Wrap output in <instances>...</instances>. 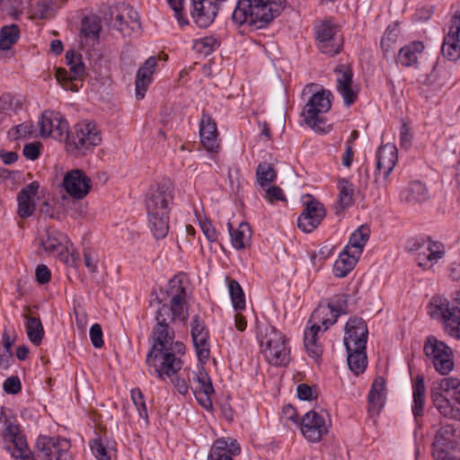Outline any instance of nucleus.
I'll list each match as a JSON object with an SVG mask.
<instances>
[{
    "label": "nucleus",
    "mask_w": 460,
    "mask_h": 460,
    "mask_svg": "<svg viewBox=\"0 0 460 460\" xmlns=\"http://www.w3.org/2000/svg\"><path fill=\"white\" fill-rule=\"evenodd\" d=\"M169 304L158 298L155 314V324L152 330L153 345L146 355V364L160 377H172L181 368V357L185 353V345L174 341L172 327L177 322L185 323L189 314L186 306V289L181 279L173 278L166 289Z\"/></svg>",
    "instance_id": "f257e3e1"
},
{
    "label": "nucleus",
    "mask_w": 460,
    "mask_h": 460,
    "mask_svg": "<svg viewBox=\"0 0 460 460\" xmlns=\"http://www.w3.org/2000/svg\"><path fill=\"white\" fill-rule=\"evenodd\" d=\"M0 442L13 460H74L70 440L57 436L40 435L32 453L20 426L4 406L0 407Z\"/></svg>",
    "instance_id": "f03ea898"
},
{
    "label": "nucleus",
    "mask_w": 460,
    "mask_h": 460,
    "mask_svg": "<svg viewBox=\"0 0 460 460\" xmlns=\"http://www.w3.org/2000/svg\"><path fill=\"white\" fill-rule=\"evenodd\" d=\"M286 5V0H239L232 15L234 23L261 29L270 22Z\"/></svg>",
    "instance_id": "7ed1b4c3"
},
{
    "label": "nucleus",
    "mask_w": 460,
    "mask_h": 460,
    "mask_svg": "<svg viewBox=\"0 0 460 460\" xmlns=\"http://www.w3.org/2000/svg\"><path fill=\"white\" fill-rule=\"evenodd\" d=\"M172 187L161 183L146 195V206L151 231L156 239L164 238L169 231V205L172 201Z\"/></svg>",
    "instance_id": "20e7f679"
},
{
    "label": "nucleus",
    "mask_w": 460,
    "mask_h": 460,
    "mask_svg": "<svg viewBox=\"0 0 460 460\" xmlns=\"http://www.w3.org/2000/svg\"><path fill=\"white\" fill-rule=\"evenodd\" d=\"M260 349L265 360L275 367H285L290 361V347L287 337L274 326L260 327Z\"/></svg>",
    "instance_id": "39448f33"
},
{
    "label": "nucleus",
    "mask_w": 460,
    "mask_h": 460,
    "mask_svg": "<svg viewBox=\"0 0 460 460\" xmlns=\"http://www.w3.org/2000/svg\"><path fill=\"white\" fill-rule=\"evenodd\" d=\"M66 148L74 155H85L101 141V132L92 121H81L74 126L71 131L67 130L65 139Z\"/></svg>",
    "instance_id": "423d86ee"
},
{
    "label": "nucleus",
    "mask_w": 460,
    "mask_h": 460,
    "mask_svg": "<svg viewBox=\"0 0 460 460\" xmlns=\"http://www.w3.org/2000/svg\"><path fill=\"white\" fill-rule=\"evenodd\" d=\"M102 12L103 20L120 31L123 36L129 37L134 33H139V15L130 5L118 4L113 6H105Z\"/></svg>",
    "instance_id": "0eeeda50"
},
{
    "label": "nucleus",
    "mask_w": 460,
    "mask_h": 460,
    "mask_svg": "<svg viewBox=\"0 0 460 460\" xmlns=\"http://www.w3.org/2000/svg\"><path fill=\"white\" fill-rule=\"evenodd\" d=\"M331 97L332 93L329 90L316 92L304 107L302 116L305 122L315 132L325 133L330 130V126L323 115L331 109Z\"/></svg>",
    "instance_id": "6e6552de"
},
{
    "label": "nucleus",
    "mask_w": 460,
    "mask_h": 460,
    "mask_svg": "<svg viewBox=\"0 0 460 460\" xmlns=\"http://www.w3.org/2000/svg\"><path fill=\"white\" fill-rule=\"evenodd\" d=\"M423 350L432 362L435 369L441 375H447L454 368L453 351L444 341L430 335L426 338Z\"/></svg>",
    "instance_id": "1a4fd4ad"
},
{
    "label": "nucleus",
    "mask_w": 460,
    "mask_h": 460,
    "mask_svg": "<svg viewBox=\"0 0 460 460\" xmlns=\"http://www.w3.org/2000/svg\"><path fill=\"white\" fill-rule=\"evenodd\" d=\"M331 425V418L326 411L313 410L302 417L300 430L308 442L317 443L329 432Z\"/></svg>",
    "instance_id": "9d476101"
},
{
    "label": "nucleus",
    "mask_w": 460,
    "mask_h": 460,
    "mask_svg": "<svg viewBox=\"0 0 460 460\" xmlns=\"http://www.w3.org/2000/svg\"><path fill=\"white\" fill-rule=\"evenodd\" d=\"M429 314L446 323V328L453 337L460 339V314L455 306H450L447 298L435 296L429 303Z\"/></svg>",
    "instance_id": "9b49d317"
},
{
    "label": "nucleus",
    "mask_w": 460,
    "mask_h": 460,
    "mask_svg": "<svg viewBox=\"0 0 460 460\" xmlns=\"http://www.w3.org/2000/svg\"><path fill=\"white\" fill-rule=\"evenodd\" d=\"M314 29L318 47L323 53L333 56L341 52L343 37L338 25L326 20L321 22Z\"/></svg>",
    "instance_id": "f8f14e48"
},
{
    "label": "nucleus",
    "mask_w": 460,
    "mask_h": 460,
    "mask_svg": "<svg viewBox=\"0 0 460 460\" xmlns=\"http://www.w3.org/2000/svg\"><path fill=\"white\" fill-rule=\"evenodd\" d=\"M66 64L69 66V71L65 68L56 69V78L62 84L66 91L76 92L77 84L74 82L84 74V65L81 61V58L74 51L66 53Z\"/></svg>",
    "instance_id": "ddd939ff"
},
{
    "label": "nucleus",
    "mask_w": 460,
    "mask_h": 460,
    "mask_svg": "<svg viewBox=\"0 0 460 460\" xmlns=\"http://www.w3.org/2000/svg\"><path fill=\"white\" fill-rule=\"evenodd\" d=\"M38 123L42 137H52L58 141L65 139L68 124L59 113L51 111H44Z\"/></svg>",
    "instance_id": "4468645a"
},
{
    "label": "nucleus",
    "mask_w": 460,
    "mask_h": 460,
    "mask_svg": "<svg viewBox=\"0 0 460 460\" xmlns=\"http://www.w3.org/2000/svg\"><path fill=\"white\" fill-rule=\"evenodd\" d=\"M305 200V208L297 218L298 227L305 232L311 233L315 229L325 216V208L318 200L307 195Z\"/></svg>",
    "instance_id": "2eb2a0df"
},
{
    "label": "nucleus",
    "mask_w": 460,
    "mask_h": 460,
    "mask_svg": "<svg viewBox=\"0 0 460 460\" xmlns=\"http://www.w3.org/2000/svg\"><path fill=\"white\" fill-rule=\"evenodd\" d=\"M62 185L71 197L82 199L91 190L92 181L83 170L74 169L65 174Z\"/></svg>",
    "instance_id": "dca6fc26"
},
{
    "label": "nucleus",
    "mask_w": 460,
    "mask_h": 460,
    "mask_svg": "<svg viewBox=\"0 0 460 460\" xmlns=\"http://www.w3.org/2000/svg\"><path fill=\"white\" fill-rule=\"evenodd\" d=\"M368 330L366 322L359 317H351L345 325L344 345L346 349L358 348L366 349Z\"/></svg>",
    "instance_id": "f3484780"
},
{
    "label": "nucleus",
    "mask_w": 460,
    "mask_h": 460,
    "mask_svg": "<svg viewBox=\"0 0 460 460\" xmlns=\"http://www.w3.org/2000/svg\"><path fill=\"white\" fill-rule=\"evenodd\" d=\"M336 90L341 95L344 104L350 106L358 98V89L353 85V73L347 65H339L334 69Z\"/></svg>",
    "instance_id": "a211bd4d"
},
{
    "label": "nucleus",
    "mask_w": 460,
    "mask_h": 460,
    "mask_svg": "<svg viewBox=\"0 0 460 460\" xmlns=\"http://www.w3.org/2000/svg\"><path fill=\"white\" fill-rule=\"evenodd\" d=\"M410 250L419 251L417 257L418 265L422 268H430L432 264L436 263L444 255L442 244L430 239L413 243Z\"/></svg>",
    "instance_id": "6ab92c4d"
},
{
    "label": "nucleus",
    "mask_w": 460,
    "mask_h": 460,
    "mask_svg": "<svg viewBox=\"0 0 460 460\" xmlns=\"http://www.w3.org/2000/svg\"><path fill=\"white\" fill-rule=\"evenodd\" d=\"M441 52L451 61H456L460 58V13H456L452 18V23L444 39Z\"/></svg>",
    "instance_id": "aec40b11"
},
{
    "label": "nucleus",
    "mask_w": 460,
    "mask_h": 460,
    "mask_svg": "<svg viewBox=\"0 0 460 460\" xmlns=\"http://www.w3.org/2000/svg\"><path fill=\"white\" fill-rule=\"evenodd\" d=\"M397 147L393 144L383 145L376 153V175L385 181L397 163Z\"/></svg>",
    "instance_id": "412c9836"
},
{
    "label": "nucleus",
    "mask_w": 460,
    "mask_h": 460,
    "mask_svg": "<svg viewBox=\"0 0 460 460\" xmlns=\"http://www.w3.org/2000/svg\"><path fill=\"white\" fill-rule=\"evenodd\" d=\"M241 448L235 439L221 438L215 441L208 460H233V456L240 453Z\"/></svg>",
    "instance_id": "4be33fe9"
},
{
    "label": "nucleus",
    "mask_w": 460,
    "mask_h": 460,
    "mask_svg": "<svg viewBox=\"0 0 460 460\" xmlns=\"http://www.w3.org/2000/svg\"><path fill=\"white\" fill-rule=\"evenodd\" d=\"M156 66V58L155 57H150L137 70L135 82L137 99L139 100L145 97L147 87L152 83L153 74Z\"/></svg>",
    "instance_id": "5701e85b"
},
{
    "label": "nucleus",
    "mask_w": 460,
    "mask_h": 460,
    "mask_svg": "<svg viewBox=\"0 0 460 460\" xmlns=\"http://www.w3.org/2000/svg\"><path fill=\"white\" fill-rule=\"evenodd\" d=\"M40 185L37 181H32L25 188L22 189L17 195L18 215L22 218H27L32 215L35 205L33 198L36 196Z\"/></svg>",
    "instance_id": "b1692460"
},
{
    "label": "nucleus",
    "mask_w": 460,
    "mask_h": 460,
    "mask_svg": "<svg viewBox=\"0 0 460 460\" xmlns=\"http://www.w3.org/2000/svg\"><path fill=\"white\" fill-rule=\"evenodd\" d=\"M199 136L203 146L208 151L213 152L219 147L217 125L208 114H203L201 118Z\"/></svg>",
    "instance_id": "393cba45"
},
{
    "label": "nucleus",
    "mask_w": 460,
    "mask_h": 460,
    "mask_svg": "<svg viewBox=\"0 0 460 460\" xmlns=\"http://www.w3.org/2000/svg\"><path fill=\"white\" fill-rule=\"evenodd\" d=\"M95 438L90 442L91 451L97 460H111L116 453V442L106 436L95 432Z\"/></svg>",
    "instance_id": "a878e982"
},
{
    "label": "nucleus",
    "mask_w": 460,
    "mask_h": 460,
    "mask_svg": "<svg viewBox=\"0 0 460 460\" xmlns=\"http://www.w3.org/2000/svg\"><path fill=\"white\" fill-rule=\"evenodd\" d=\"M67 237L57 229L46 228L40 235V244L49 253H60L66 248Z\"/></svg>",
    "instance_id": "bb28decb"
},
{
    "label": "nucleus",
    "mask_w": 460,
    "mask_h": 460,
    "mask_svg": "<svg viewBox=\"0 0 460 460\" xmlns=\"http://www.w3.org/2000/svg\"><path fill=\"white\" fill-rule=\"evenodd\" d=\"M338 317L339 314L334 311L332 304H319L312 313L309 323L320 325L323 331H326L337 322Z\"/></svg>",
    "instance_id": "cd10ccee"
},
{
    "label": "nucleus",
    "mask_w": 460,
    "mask_h": 460,
    "mask_svg": "<svg viewBox=\"0 0 460 460\" xmlns=\"http://www.w3.org/2000/svg\"><path fill=\"white\" fill-rule=\"evenodd\" d=\"M358 258V254L350 251V246H346L333 265V274L338 278L346 277L353 270Z\"/></svg>",
    "instance_id": "c85d7f7f"
},
{
    "label": "nucleus",
    "mask_w": 460,
    "mask_h": 460,
    "mask_svg": "<svg viewBox=\"0 0 460 460\" xmlns=\"http://www.w3.org/2000/svg\"><path fill=\"white\" fill-rule=\"evenodd\" d=\"M429 190L420 181H415L401 193V199L408 204H419L429 199Z\"/></svg>",
    "instance_id": "c756f323"
},
{
    "label": "nucleus",
    "mask_w": 460,
    "mask_h": 460,
    "mask_svg": "<svg viewBox=\"0 0 460 460\" xmlns=\"http://www.w3.org/2000/svg\"><path fill=\"white\" fill-rule=\"evenodd\" d=\"M100 22V18L95 15L85 16L82 20L81 36L84 40L85 43L93 44L98 40L102 31Z\"/></svg>",
    "instance_id": "7c9ffc66"
},
{
    "label": "nucleus",
    "mask_w": 460,
    "mask_h": 460,
    "mask_svg": "<svg viewBox=\"0 0 460 460\" xmlns=\"http://www.w3.org/2000/svg\"><path fill=\"white\" fill-rule=\"evenodd\" d=\"M194 381L196 385L193 393L199 402H204L205 400H210L209 395L214 392L211 380L206 372L199 370L195 373Z\"/></svg>",
    "instance_id": "2f4dec72"
},
{
    "label": "nucleus",
    "mask_w": 460,
    "mask_h": 460,
    "mask_svg": "<svg viewBox=\"0 0 460 460\" xmlns=\"http://www.w3.org/2000/svg\"><path fill=\"white\" fill-rule=\"evenodd\" d=\"M229 234L231 236V243L234 248L242 250L249 243L252 236V231L247 223L242 222L238 227L234 229L231 223L227 224Z\"/></svg>",
    "instance_id": "473e14b6"
},
{
    "label": "nucleus",
    "mask_w": 460,
    "mask_h": 460,
    "mask_svg": "<svg viewBox=\"0 0 460 460\" xmlns=\"http://www.w3.org/2000/svg\"><path fill=\"white\" fill-rule=\"evenodd\" d=\"M423 49L422 42L413 41L399 50L397 62L403 66H411L417 63L418 57Z\"/></svg>",
    "instance_id": "72a5a7b5"
},
{
    "label": "nucleus",
    "mask_w": 460,
    "mask_h": 460,
    "mask_svg": "<svg viewBox=\"0 0 460 460\" xmlns=\"http://www.w3.org/2000/svg\"><path fill=\"white\" fill-rule=\"evenodd\" d=\"M440 395L447 402L455 400L460 402V380L456 377H444L438 384Z\"/></svg>",
    "instance_id": "f704fd0d"
},
{
    "label": "nucleus",
    "mask_w": 460,
    "mask_h": 460,
    "mask_svg": "<svg viewBox=\"0 0 460 460\" xmlns=\"http://www.w3.org/2000/svg\"><path fill=\"white\" fill-rule=\"evenodd\" d=\"M323 331L320 325L311 324L305 329L304 333V345L308 355L314 358H318L322 354V348L318 342V333Z\"/></svg>",
    "instance_id": "c9c22d12"
},
{
    "label": "nucleus",
    "mask_w": 460,
    "mask_h": 460,
    "mask_svg": "<svg viewBox=\"0 0 460 460\" xmlns=\"http://www.w3.org/2000/svg\"><path fill=\"white\" fill-rule=\"evenodd\" d=\"M61 4L59 0H40L35 5H31L28 13L30 18L48 19L54 15L56 10Z\"/></svg>",
    "instance_id": "e433bc0d"
},
{
    "label": "nucleus",
    "mask_w": 460,
    "mask_h": 460,
    "mask_svg": "<svg viewBox=\"0 0 460 460\" xmlns=\"http://www.w3.org/2000/svg\"><path fill=\"white\" fill-rule=\"evenodd\" d=\"M347 353L349 369L357 376L363 373L367 365L366 349L351 348V349H347Z\"/></svg>",
    "instance_id": "4c0bfd02"
},
{
    "label": "nucleus",
    "mask_w": 460,
    "mask_h": 460,
    "mask_svg": "<svg viewBox=\"0 0 460 460\" xmlns=\"http://www.w3.org/2000/svg\"><path fill=\"white\" fill-rule=\"evenodd\" d=\"M433 446L441 454H444L449 449H453L456 447L454 429L447 426L439 429L435 436Z\"/></svg>",
    "instance_id": "58836bf2"
},
{
    "label": "nucleus",
    "mask_w": 460,
    "mask_h": 460,
    "mask_svg": "<svg viewBox=\"0 0 460 460\" xmlns=\"http://www.w3.org/2000/svg\"><path fill=\"white\" fill-rule=\"evenodd\" d=\"M31 0H0V8L6 14L17 19L20 14L27 13Z\"/></svg>",
    "instance_id": "ea45409f"
},
{
    "label": "nucleus",
    "mask_w": 460,
    "mask_h": 460,
    "mask_svg": "<svg viewBox=\"0 0 460 460\" xmlns=\"http://www.w3.org/2000/svg\"><path fill=\"white\" fill-rule=\"evenodd\" d=\"M370 230L367 226H359L349 237V244L350 251L360 256L363 251V247L368 240Z\"/></svg>",
    "instance_id": "a19ab883"
},
{
    "label": "nucleus",
    "mask_w": 460,
    "mask_h": 460,
    "mask_svg": "<svg viewBox=\"0 0 460 460\" xmlns=\"http://www.w3.org/2000/svg\"><path fill=\"white\" fill-rule=\"evenodd\" d=\"M24 317L27 319L25 327L29 340L34 345L40 344L44 336V330L41 321L40 320V318L31 317L27 314H25Z\"/></svg>",
    "instance_id": "79ce46f5"
},
{
    "label": "nucleus",
    "mask_w": 460,
    "mask_h": 460,
    "mask_svg": "<svg viewBox=\"0 0 460 460\" xmlns=\"http://www.w3.org/2000/svg\"><path fill=\"white\" fill-rule=\"evenodd\" d=\"M398 38L399 30L397 24L389 25L381 40V48L386 57H388L390 53L394 54Z\"/></svg>",
    "instance_id": "37998d69"
},
{
    "label": "nucleus",
    "mask_w": 460,
    "mask_h": 460,
    "mask_svg": "<svg viewBox=\"0 0 460 460\" xmlns=\"http://www.w3.org/2000/svg\"><path fill=\"white\" fill-rule=\"evenodd\" d=\"M339 206L341 208L350 207L354 203V186L346 179L339 181Z\"/></svg>",
    "instance_id": "c03bdc74"
},
{
    "label": "nucleus",
    "mask_w": 460,
    "mask_h": 460,
    "mask_svg": "<svg viewBox=\"0 0 460 460\" xmlns=\"http://www.w3.org/2000/svg\"><path fill=\"white\" fill-rule=\"evenodd\" d=\"M19 38V28L15 24L4 26L0 31V49L8 50Z\"/></svg>",
    "instance_id": "a18cd8bd"
},
{
    "label": "nucleus",
    "mask_w": 460,
    "mask_h": 460,
    "mask_svg": "<svg viewBox=\"0 0 460 460\" xmlns=\"http://www.w3.org/2000/svg\"><path fill=\"white\" fill-rule=\"evenodd\" d=\"M386 399L385 380L382 376L375 378L368 394V402H384Z\"/></svg>",
    "instance_id": "49530a36"
},
{
    "label": "nucleus",
    "mask_w": 460,
    "mask_h": 460,
    "mask_svg": "<svg viewBox=\"0 0 460 460\" xmlns=\"http://www.w3.org/2000/svg\"><path fill=\"white\" fill-rule=\"evenodd\" d=\"M228 288L234 308L236 311L243 310L245 308V298L239 283L232 279L228 283Z\"/></svg>",
    "instance_id": "de8ad7c7"
},
{
    "label": "nucleus",
    "mask_w": 460,
    "mask_h": 460,
    "mask_svg": "<svg viewBox=\"0 0 460 460\" xmlns=\"http://www.w3.org/2000/svg\"><path fill=\"white\" fill-rule=\"evenodd\" d=\"M257 181L261 186H266L276 179V172L273 166L268 163H261L258 165Z\"/></svg>",
    "instance_id": "09e8293b"
},
{
    "label": "nucleus",
    "mask_w": 460,
    "mask_h": 460,
    "mask_svg": "<svg viewBox=\"0 0 460 460\" xmlns=\"http://www.w3.org/2000/svg\"><path fill=\"white\" fill-rule=\"evenodd\" d=\"M219 47V41L217 39L210 36V37H204L198 40H196L194 48L199 51V53L207 56L209 55L212 51L217 49Z\"/></svg>",
    "instance_id": "8fccbe9b"
},
{
    "label": "nucleus",
    "mask_w": 460,
    "mask_h": 460,
    "mask_svg": "<svg viewBox=\"0 0 460 460\" xmlns=\"http://www.w3.org/2000/svg\"><path fill=\"white\" fill-rule=\"evenodd\" d=\"M297 398L301 401H317L319 399V391L315 386H310L306 384H300L296 387Z\"/></svg>",
    "instance_id": "3c124183"
},
{
    "label": "nucleus",
    "mask_w": 460,
    "mask_h": 460,
    "mask_svg": "<svg viewBox=\"0 0 460 460\" xmlns=\"http://www.w3.org/2000/svg\"><path fill=\"white\" fill-rule=\"evenodd\" d=\"M435 406L445 418L460 420V404H435Z\"/></svg>",
    "instance_id": "603ef678"
},
{
    "label": "nucleus",
    "mask_w": 460,
    "mask_h": 460,
    "mask_svg": "<svg viewBox=\"0 0 460 460\" xmlns=\"http://www.w3.org/2000/svg\"><path fill=\"white\" fill-rule=\"evenodd\" d=\"M21 106L19 100H15L11 94H4L0 97V112L8 113L16 111Z\"/></svg>",
    "instance_id": "864d4df0"
},
{
    "label": "nucleus",
    "mask_w": 460,
    "mask_h": 460,
    "mask_svg": "<svg viewBox=\"0 0 460 460\" xmlns=\"http://www.w3.org/2000/svg\"><path fill=\"white\" fill-rule=\"evenodd\" d=\"M13 135L16 138H27V137H32L36 136V131L34 128V126L31 122H24L18 126H16L14 128Z\"/></svg>",
    "instance_id": "5fc2aeb1"
},
{
    "label": "nucleus",
    "mask_w": 460,
    "mask_h": 460,
    "mask_svg": "<svg viewBox=\"0 0 460 460\" xmlns=\"http://www.w3.org/2000/svg\"><path fill=\"white\" fill-rule=\"evenodd\" d=\"M201 406L208 412L214 411L217 406L227 421L234 420V412L231 404H201Z\"/></svg>",
    "instance_id": "6e6d98bb"
},
{
    "label": "nucleus",
    "mask_w": 460,
    "mask_h": 460,
    "mask_svg": "<svg viewBox=\"0 0 460 460\" xmlns=\"http://www.w3.org/2000/svg\"><path fill=\"white\" fill-rule=\"evenodd\" d=\"M424 394V379L422 376H418L412 386L413 402H423Z\"/></svg>",
    "instance_id": "4d7b16f0"
},
{
    "label": "nucleus",
    "mask_w": 460,
    "mask_h": 460,
    "mask_svg": "<svg viewBox=\"0 0 460 460\" xmlns=\"http://www.w3.org/2000/svg\"><path fill=\"white\" fill-rule=\"evenodd\" d=\"M90 339L95 348H102L103 345L102 331L100 324L95 323L90 328Z\"/></svg>",
    "instance_id": "13d9d810"
},
{
    "label": "nucleus",
    "mask_w": 460,
    "mask_h": 460,
    "mask_svg": "<svg viewBox=\"0 0 460 460\" xmlns=\"http://www.w3.org/2000/svg\"><path fill=\"white\" fill-rule=\"evenodd\" d=\"M21 381L17 376H12L8 377L3 385V388L5 393L10 394H15L21 390Z\"/></svg>",
    "instance_id": "bf43d9fd"
},
{
    "label": "nucleus",
    "mask_w": 460,
    "mask_h": 460,
    "mask_svg": "<svg viewBox=\"0 0 460 460\" xmlns=\"http://www.w3.org/2000/svg\"><path fill=\"white\" fill-rule=\"evenodd\" d=\"M169 5L174 12V16L177 19L179 24L183 26L188 23V21L183 18L182 11V0H167Z\"/></svg>",
    "instance_id": "052dcab7"
},
{
    "label": "nucleus",
    "mask_w": 460,
    "mask_h": 460,
    "mask_svg": "<svg viewBox=\"0 0 460 460\" xmlns=\"http://www.w3.org/2000/svg\"><path fill=\"white\" fill-rule=\"evenodd\" d=\"M208 332L199 315H194L191 321V337L208 334Z\"/></svg>",
    "instance_id": "680f3d73"
},
{
    "label": "nucleus",
    "mask_w": 460,
    "mask_h": 460,
    "mask_svg": "<svg viewBox=\"0 0 460 460\" xmlns=\"http://www.w3.org/2000/svg\"><path fill=\"white\" fill-rule=\"evenodd\" d=\"M348 297L349 296L347 295H341V296H336L332 302L329 303V304H332V307L334 308V311L337 312L339 314V315L341 314L348 313V306H347Z\"/></svg>",
    "instance_id": "e2e57ef3"
},
{
    "label": "nucleus",
    "mask_w": 460,
    "mask_h": 460,
    "mask_svg": "<svg viewBox=\"0 0 460 460\" xmlns=\"http://www.w3.org/2000/svg\"><path fill=\"white\" fill-rule=\"evenodd\" d=\"M411 135L410 134V128L406 123H403L400 129V145L402 148L408 149L411 146Z\"/></svg>",
    "instance_id": "0e129e2a"
},
{
    "label": "nucleus",
    "mask_w": 460,
    "mask_h": 460,
    "mask_svg": "<svg viewBox=\"0 0 460 460\" xmlns=\"http://www.w3.org/2000/svg\"><path fill=\"white\" fill-rule=\"evenodd\" d=\"M40 143H29L23 147V155L30 160H35L40 155Z\"/></svg>",
    "instance_id": "69168bd1"
},
{
    "label": "nucleus",
    "mask_w": 460,
    "mask_h": 460,
    "mask_svg": "<svg viewBox=\"0 0 460 460\" xmlns=\"http://www.w3.org/2000/svg\"><path fill=\"white\" fill-rule=\"evenodd\" d=\"M97 257L90 251H84V262L91 273L97 272Z\"/></svg>",
    "instance_id": "338daca9"
},
{
    "label": "nucleus",
    "mask_w": 460,
    "mask_h": 460,
    "mask_svg": "<svg viewBox=\"0 0 460 460\" xmlns=\"http://www.w3.org/2000/svg\"><path fill=\"white\" fill-rule=\"evenodd\" d=\"M35 275L39 283L46 284L50 280L51 273L46 265L41 264L36 268Z\"/></svg>",
    "instance_id": "774afa93"
}]
</instances>
